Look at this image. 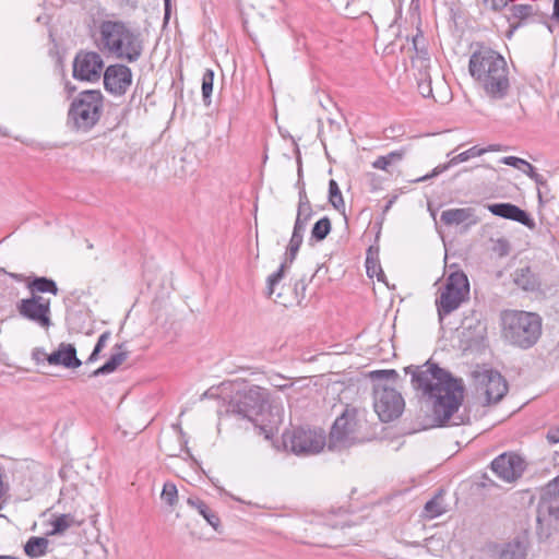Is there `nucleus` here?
I'll use <instances>...</instances> for the list:
<instances>
[{
  "label": "nucleus",
  "instance_id": "cd10ccee",
  "mask_svg": "<svg viewBox=\"0 0 559 559\" xmlns=\"http://www.w3.org/2000/svg\"><path fill=\"white\" fill-rule=\"evenodd\" d=\"M128 357L127 352H117L111 355L109 360L104 364L102 367L97 368L93 371V377H98L102 374H108L114 372Z\"/></svg>",
  "mask_w": 559,
  "mask_h": 559
},
{
  "label": "nucleus",
  "instance_id": "5701e85b",
  "mask_svg": "<svg viewBox=\"0 0 559 559\" xmlns=\"http://www.w3.org/2000/svg\"><path fill=\"white\" fill-rule=\"evenodd\" d=\"M27 288L31 292V296H33V294L39 295L44 293H50L56 296L59 293L56 282L47 277H34L28 282Z\"/></svg>",
  "mask_w": 559,
  "mask_h": 559
},
{
  "label": "nucleus",
  "instance_id": "a18cd8bd",
  "mask_svg": "<svg viewBox=\"0 0 559 559\" xmlns=\"http://www.w3.org/2000/svg\"><path fill=\"white\" fill-rule=\"evenodd\" d=\"M546 438L550 444L559 442V427H551L547 431Z\"/></svg>",
  "mask_w": 559,
  "mask_h": 559
},
{
  "label": "nucleus",
  "instance_id": "864d4df0",
  "mask_svg": "<svg viewBox=\"0 0 559 559\" xmlns=\"http://www.w3.org/2000/svg\"><path fill=\"white\" fill-rule=\"evenodd\" d=\"M99 353H100V350H97V348L94 347L92 354L90 355V357L87 359V362H94L95 360H97Z\"/></svg>",
  "mask_w": 559,
  "mask_h": 559
},
{
  "label": "nucleus",
  "instance_id": "ddd939ff",
  "mask_svg": "<svg viewBox=\"0 0 559 559\" xmlns=\"http://www.w3.org/2000/svg\"><path fill=\"white\" fill-rule=\"evenodd\" d=\"M477 389L485 396L488 404L498 403L508 392V384L503 377L493 370H483L475 376Z\"/></svg>",
  "mask_w": 559,
  "mask_h": 559
},
{
  "label": "nucleus",
  "instance_id": "c85d7f7f",
  "mask_svg": "<svg viewBox=\"0 0 559 559\" xmlns=\"http://www.w3.org/2000/svg\"><path fill=\"white\" fill-rule=\"evenodd\" d=\"M51 530L47 536L62 535L67 530L75 524L74 516L71 514H60L51 521Z\"/></svg>",
  "mask_w": 559,
  "mask_h": 559
},
{
  "label": "nucleus",
  "instance_id": "393cba45",
  "mask_svg": "<svg viewBox=\"0 0 559 559\" xmlns=\"http://www.w3.org/2000/svg\"><path fill=\"white\" fill-rule=\"evenodd\" d=\"M447 512L443 496L439 492L432 499L426 502L423 510V518L432 520Z\"/></svg>",
  "mask_w": 559,
  "mask_h": 559
},
{
  "label": "nucleus",
  "instance_id": "a19ab883",
  "mask_svg": "<svg viewBox=\"0 0 559 559\" xmlns=\"http://www.w3.org/2000/svg\"><path fill=\"white\" fill-rule=\"evenodd\" d=\"M418 91L421 94V96H424V97L432 96L431 80L426 73L423 75V78L418 82Z\"/></svg>",
  "mask_w": 559,
  "mask_h": 559
},
{
  "label": "nucleus",
  "instance_id": "603ef678",
  "mask_svg": "<svg viewBox=\"0 0 559 559\" xmlns=\"http://www.w3.org/2000/svg\"><path fill=\"white\" fill-rule=\"evenodd\" d=\"M524 115H525V110H524L523 106L521 104H519V110L515 114V120H518V121L522 120Z\"/></svg>",
  "mask_w": 559,
  "mask_h": 559
},
{
  "label": "nucleus",
  "instance_id": "72a5a7b5",
  "mask_svg": "<svg viewBox=\"0 0 559 559\" xmlns=\"http://www.w3.org/2000/svg\"><path fill=\"white\" fill-rule=\"evenodd\" d=\"M331 231V221L328 217L320 218L311 229V238L322 241Z\"/></svg>",
  "mask_w": 559,
  "mask_h": 559
},
{
  "label": "nucleus",
  "instance_id": "f03ea898",
  "mask_svg": "<svg viewBox=\"0 0 559 559\" xmlns=\"http://www.w3.org/2000/svg\"><path fill=\"white\" fill-rule=\"evenodd\" d=\"M468 72L484 96L502 100L511 91V74L506 58L497 50L478 44L468 60Z\"/></svg>",
  "mask_w": 559,
  "mask_h": 559
},
{
  "label": "nucleus",
  "instance_id": "1a4fd4ad",
  "mask_svg": "<svg viewBox=\"0 0 559 559\" xmlns=\"http://www.w3.org/2000/svg\"><path fill=\"white\" fill-rule=\"evenodd\" d=\"M283 445L297 455H313L325 447V435L322 430L304 427L294 428L283 433Z\"/></svg>",
  "mask_w": 559,
  "mask_h": 559
},
{
  "label": "nucleus",
  "instance_id": "39448f33",
  "mask_svg": "<svg viewBox=\"0 0 559 559\" xmlns=\"http://www.w3.org/2000/svg\"><path fill=\"white\" fill-rule=\"evenodd\" d=\"M270 406L269 391L259 385H250L238 392L228 403L227 413L247 418L254 423L259 433L270 439L274 433L273 426L258 425L255 417Z\"/></svg>",
  "mask_w": 559,
  "mask_h": 559
},
{
  "label": "nucleus",
  "instance_id": "412c9836",
  "mask_svg": "<svg viewBox=\"0 0 559 559\" xmlns=\"http://www.w3.org/2000/svg\"><path fill=\"white\" fill-rule=\"evenodd\" d=\"M527 556V543L514 539L506 544L499 552V559H525Z\"/></svg>",
  "mask_w": 559,
  "mask_h": 559
},
{
  "label": "nucleus",
  "instance_id": "423d86ee",
  "mask_svg": "<svg viewBox=\"0 0 559 559\" xmlns=\"http://www.w3.org/2000/svg\"><path fill=\"white\" fill-rule=\"evenodd\" d=\"M104 109V97L98 90L79 93L68 111V123L79 132H88L99 121Z\"/></svg>",
  "mask_w": 559,
  "mask_h": 559
},
{
  "label": "nucleus",
  "instance_id": "37998d69",
  "mask_svg": "<svg viewBox=\"0 0 559 559\" xmlns=\"http://www.w3.org/2000/svg\"><path fill=\"white\" fill-rule=\"evenodd\" d=\"M484 5L492 11H500L507 7L509 0H483Z\"/></svg>",
  "mask_w": 559,
  "mask_h": 559
},
{
  "label": "nucleus",
  "instance_id": "c03bdc74",
  "mask_svg": "<svg viewBox=\"0 0 559 559\" xmlns=\"http://www.w3.org/2000/svg\"><path fill=\"white\" fill-rule=\"evenodd\" d=\"M49 354H47L43 348H35L32 353V358L37 362H44L47 361V357Z\"/></svg>",
  "mask_w": 559,
  "mask_h": 559
},
{
  "label": "nucleus",
  "instance_id": "c9c22d12",
  "mask_svg": "<svg viewBox=\"0 0 559 559\" xmlns=\"http://www.w3.org/2000/svg\"><path fill=\"white\" fill-rule=\"evenodd\" d=\"M525 175H527L537 185L538 200H539V202H543V200H544V190L543 189L548 190L547 180L544 178V176L536 173L533 165H532V167H528V170H526Z\"/></svg>",
  "mask_w": 559,
  "mask_h": 559
},
{
  "label": "nucleus",
  "instance_id": "49530a36",
  "mask_svg": "<svg viewBox=\"0 0 559 559\" xmlns=\"http://www.w3.org/2000/svg\"><path fill=\"white\" fill-rule=\"evenodd\" d=\"M109 338H110V332H108V331L104 332L98 337L95 348H97V350H102L105 347V345L107 344Z\"/></svg>",
  "mask_w": 559,
  "mask_h": 559
},
{
  "label": "nucleus",
  "instance_id": "a211bd4d",
  "mask_svg": "<svg viewBox=\"0 0 559 559\" xmlns=\"http://www.w3.org/2000/svg\"><path fill=\"white\" fill-rule=\"evenodd\" d=\"M47 362L51 366H62L64 368H79L82 362L76 356L74 345L68 343H60L58 349L49 354Z\"/></svg>",
  "mask_w": 559,
  "mask_h": 559
},
{
  "label": "nucleus",
  "instance_id": "09e8293b",
  "mask_svg": "<svg viewBox=\"0 0 559 559\" xmlns=\"http://www.w3.org/2000/svg\"><path fill=\"white\" fill-rule=\"evenodd\" d=\"M366 269L369 277H372L376 273L377 264L371 261L369 255L366 259Z\"/></svg>",
  "mask_w": 559,
  "mask_h": 559
},
{
  "label": "nucleus",
  "instance_id": "7c9ffc66",
  "mask_svg": "<svg viewBox=\"0 0 559 559\" xmlns=\"http://www.w3.org/2000/svg\"><path fill=\"white\" fill-rule=\"evenodd\" d=\"M406 154V148L390 152L388 155L379 156L373 163L372 167L380 170H388L389 166L403 159Z\"/></svg>",
  "mask_w": 559,
  "mask_h": 559
},
{
  "label": "nucleus",
  "instance_id": "4d7b16f0",
  "mask_svg": "<svg viewBox=\"0 0 559 559\" xmlns=\"http://www.w3.org/2000/svg\"><path fill=\"white\" fill-rule=\"evenodd\" d=\"M544 190V200L542 203H546L549 201V198H548V192H549V189H543Z\"/></svg>",
  "mask_w": 559,
  "mask_h": 559
},
{
  "label": "nucleus",
  "instance_id": "a878e982",
  "mask_svg": "<svg viewBox=\"0 0 559 559\" xmlns=\"http://www.w3.org/2000/svg\"><path fill=\"white\" fill-rule=\"evenodd\" d=\"M48 544L46 537L33 536L24 545V551L31 558H38L47 552Z\"/></svg>",
  "mask_w": 559,
  "mask_h": 559
},
{
  "label": "nucleus",
  "instance_id": "f257e3e1",
  "mask_svg": "<svg viewBox=\"0 0 559 559\" xmlns=\"http://www.w3.org/2000/svg\"><path fill=\"white\" fill-rule=\"evenodd\" d=\"M405 372L412 374L413 388L430 402L437 426L450 421L454 426L463 423L462 417L455 416L464 399L462 380L453 378L450 372L430 361L418 367L408 366Z\"/></svg>",
  "mask_w": 559,
  "mask_h": 559
},
{
  "label": "nucleus",
  "instance_id": "bb28decb",
  "mask_svg": "<svg viewBox=\"0 0 559 559\" xmlns=\"http://www.w3.org/2000/svg\"><path fill=\"white\" fill-rule=\"evenodd\" d=\"M304 233L305 230L302 229H298L296 227L293 228V234L284 257V260L288 261L289 263H293L297 257V253L302 243Z\"/></svg>",
  "mask_w": 559,
  "mask_h": 559
},
{
  "label": "nucleus",
  "instance_id": "4468645a",
  "mask_svg": "<svg viewBox=\"0 0 559 559\" xmlns=\"http://www.w3.org/2000/svg\"><path fill=\"white\" fill-rule=\"evenodd\" d=\"M537 533L543 538H548L559 530V502L543 497L537 506Z\"/></svg>",
  "mask_w": 559,
  "mask_h": 559
},
{
  "label": "nucleus",
  "instance_id": "0eeeda50",
  "mask_svg": "<svg viewBox=\"0 0 559 559\" xmlns=\"http://www.w3.org/2000/svg\"><path fill=\"white\" fill-rule=\"evenodd\" d=\"M365 424L364 411L346 406L344 412L335 419L331 428L330 447L345 448L364 442L367 439L362 433Z\"/></svg>",
  "mask_w": 559,
  "mask_h": 559
},
{
  "label": "nucleus",
  "instance_id": "2f4dec72",
  "mask_svg": "<svg viewBox=\"0 0 559 559\" xmlns=\"http://www.w3.org/2000/svg\"><path fill=\"white\" fill-rule=\"evenodd\" d=\"M292 264L293 263H289L288 261L283 260L278 270L276 272L272 273L267 277V280H266L267 296L273 295L275 286L283 280L286 270L289 269Z\"/></svg>",
  "mask_w": 559,
  "mask_h": 559
},
{
  "label": "nucleus",
  "instance_id": "5fc2aeb1",
  "mask_svg": "<svg viewBox=\"0 0 559 559\" xmlns=\"http://www.w3.org/2000/svg\"><path fill=\"white\" fill-rule=\"evenodd\" d=\"M484 150H486V153L487 152H497V151L501 150V146L497 145V144H492V145H489L488 147H485Z\"/></svg>",
  "mask_w": 559,
  "mask_h": 559
},
{
  "label": "nucleus",
  "instance_id": "aec40b11",
  "mask_svg": "<svg viewBox=\"0 0 559 559\" xmlns=\"http://www.w3.org/2000/svg\"><path fill=\"white\" fill-rule=\"evenodd\" d=\"M187 503L195 509L198 513L211 525L215 531H218L221 526V520L218 515L212 511L209 506L198 497H189Z\"/></svg>",
  "mask_w": 559,
  "mask_h": 559
},
{
  "label": "nucleus",
  "instance_id": "4be33fe9",
  "mask_svg": "<svg viewBox=\"0 0 559 559\" xmlns=\"http://www.w3.org/2000/svg\"><path fill=\"white\" fill-rule=\"evenodd\" d=\"M472 216L473 211L469 207L450 209L442 212L440 219L445 225H459L471 219Z\"/></svg>",
  "mask_w": 559,
  "mask_h": 559
},
{
  "label": "nucleus",
  "instance_id": "c756f323",
  "mask_svg": "<svg viewBox=\"0 0 559 559\" xmlns=\"http://www.w3.org/2000/svg\"><path fill=\"white\" fill-rule=\"evenodd\" d=\"M337 5H344L345 12L349 16L367 13L370 0H334Z\"/></svg>",
  "mask_w": 559,
  "mask_h": 559
},
{
  "label": "nucleus",
  "instance_id": "79ce46f5",
  "mask_svg": "<svg viewBox=\"0 0 559 559\" xmlns=\"http://www.w3.org/2000/svg\"><path fill=\"white\" fill-rule=\"evenodd\" d=\"M545 493L549 497H559V475L546 485Z\"/></svg>",
  "mask_w": 559,
  "mask_h": 559
},
{
  "label": "nucleus",
  "instance_id": "6ab92c4d",
  "mask_svg": "<svg viewBox=\"0 0 559 559\" xmlns=\"http://www.w3.org/2000/svg\"><path fill=\"white\" fill-rule=\"evenodd\" d=\"M485 153H486V150H480V147H478V146H473V147L457 154L456 156H453L448 163L438 165L437 167L433 168L431 174L426 175L418 180L425 181L429 178L436 177V176L444 173L452 166H455L460 163H464V162L468 160L469 158L480 156Z\"/></svg>",
  "mask_w": 559,
  "mask_h": 559
},
{
  "label": "nucleus",
  "instance_id": "9b49d317",
  "mask_svg": "<svg viewBox=\"0 0 559 559\" xmlns=\"http://www.w3.org/2000/svg\"><path fill=\"white\" fill-rule=\"evenodd\" d=\"M50 305L49 298L33 294L21 299L16 304V310L22 318L47 331L52 325Z\"/></svg>",
  "mask_w": 559,
  "mask_h": 559
},
{
  "label": "nucleus",
  "instance_id": "9d476101",
  "mask_svg": "<svg viewBox=\"0 0 559 559\" xmlns=\"http://www.w3.org/2000/svg\"><path fill=\"white\" fill-rule=\"evenodd\" d=\"M404 400L394 388L377 384L373 390V408L379 419L389 423L401 416L404 409Z\"/></svg>",
  "mask_w": 559,
  "mask_h": 559
},
{
  "label": "nucleus",
  "instance_id": "b1692460",
  "mask_svg": "<svg viewBox=\"0 0 559 559\" xmlns=\"http://www.w3.org/2000/svg\"><path fill=\"white\" fill-rule=\"evenodd\" d=\"M514 283L524 290H534L538 286L537 277L528 266L515 270Z\"/></svg>",
  "mask_w": 559,
  "mask_h": 559
},
{
  "label": "nucleus",
  "instance_id": "f704fd0d",
  "mask_svg": "<svg viewBox=\"0 0 559 559\" xmlns=\"http://www.w3.org/2000/svg\"><path fill=\"white\" fill-rule=\"evenodd\" d=\"M313 214L312 206H298L294 227L306 230L308 222Z\"/></svg>",
  "mask_w": 559,
  "mask_h": 559
},
{
  "label": "nucleus",
  "instance_id": "2eb2a0df",
  "mask_svg": "<svg viewBox=\"0 0 559 559\" xmlns=\"http://www.w3.org/2000/svg\"><path fill=\"white\" fill-rule=\"evenodd\" d=\"M525 463L514 453H503L491 463L492 472L503 481L512 483L523 474Z\"/></svg>",
  "mask_w": 559,
  "mask_h": 559
},
{
  "label": "nucleus",
  "instance_id": "f3484780",
  "mask_svg": "<svg viewBox=\"0 0 559 559\" xmlns=\"http://www.w3.org/2000/svg\"><path fill=\"white\" fill-rule=\"evenodd\" d=\"M487 209L491 214L496 216L521 223L527 227H532L534 225L533 219L530 217V215L514 204L495 203L488 204Z\"/></svg>",
  "mask_w": 559,
  "mask_h": 559
},
{
  "label": "nucleus",
  "instance_id": "20e7f679",
  "mask_svg": "<svg viewBox=\"0 0 559 559\" xmlns=\"http://www.w3.org/2000/svg\"><path fill=\"white\" fill-rule=\"evenodd\" d=\"M502 336L523 349L532 347L540 337L542 319L526 311L508 310L501 314Z\"/></svg>",
  "mask_w": 559,
  "mask_h": 559
},
{
  "label": "nucleus",
  "instance_id": "bf43d9fd",
  "mask_svg": "<svg viewBox=\"0 0 559 559\" xmlns=\"http://www.w3.org/2000/svg\"><path fill=\"white\" fill-rule=\"evenodd\" d=\"M0 559H19V558L14 557V556H0Z\"/></svg>",
  "mask_w": 559,
  "mask_h": 559
},
{
  "label": "nucleus",
  "instance_id": "6e6552de",
  "mask_svg": "<svg viewBox=\"0 0 559 559\" xmlns=\"http://www.w3.org/2000/svg\"><path fill=\"white\" fill-rule=\"evenodd\" d=\"M469 295V283L467 276L461 272L451 273L445 280L436 306L440 320L456 310Z\"/></svg>",
  "mask_w": 559,
  "mask_h": 559
},
{
  "label": "nucleus",
  "instance_id": "e433bc0d",
  "mask_svg": "<svg viewBox=\"0 0 559 559\" xmlns=\"http://www.w3.org/2000/svg\"><path fill=\"white\" fill-rule=\"evenodd\" d=\"M160 498L168 506H175L178 500V490L176 485L173 483H165Z\"/></svg>",
  "mask_w": 559,
  "mask_h": 559
},
{
  "label": "nucleus",
  "instance_id": "de8ad7c7",
  "mask_svg": "<svg viewBox=\"0 0 559 559\" xmlns=\"http://www.w3.org/2000/svg\"><path fill=\"white\" fill-rule=\"evenodd\" d=\"M298 206H304V207L305 206H311L310 201H309V199L307 197V193H306L304 188H301L300 191H299Z\"/></svg>",
  "mask_w": 559,
  "mask_h": 559
},
{
  "label": "nucleus",
  "instance_id": "ea45409f",
  "mask_svg": "<svg viewBox=\"0 0 559 559\" xmlns=\"http://www.w3.org/2000/svg\"><path fill=\"white\" fill-rule=\"evenodd\" d=\"M511 13L514 19L525 20L533 14V7L530 4H515L511 8Z\"/></svg>",
  "mask_w": 559,
  "mask_h": 559
},
{
  "label": "nucleus",
  "instance_id": "8fccbe9b",
  "mask_svg": "<svg viewBox=\"0 0 559 559\" xmlns=\"http://www.w3.org/2000/svg\"><path fill=\"white\" fill-rule=\"evenodd\" d=\"M294 385L293 382H289L286 379H281V382H275L274 386H276L280 390H286L288 388H292Z\"/></svg>",
  "mask_w": 559,
  "mask_h": 559
},
{
  "label": "nucleus",
  "instance_id": "58836bf2",
  "mask_svg": "<svg viewBox=\"0 0 559 559\" xmlns=\"http://www.w3.org/2000/svg\"><path fill=\"white\" fill-rule=\"evenodd\" d=\"M500 163L514 167L524 174H526V170H528V167H532V165L526 162L523 158L516 157V156H506L500 159Z\"/></svg>",
  "mask_w": 559,
  "mask_h": 559
},
{
  "label": "nucleus",
  "instance_id": "3c124183",
  "mask_svg": "<svg viewBox=\"0 0 559 559\" xmlns=\"http://www.w3.org/2000/svg\"><path fill=\"white\" fill-rule=\"evenodd\" d=\"M552 19L559 20V0H554Z\"/></svg>",
  "mask_w": 559,
  "mask_h": 559
},
{
  "label": "nucleus",
  "instance_id": "dca6fc26",
  "mask_svg": "<svg viewBox=\"0 0 559 559\" xmlns=\"http://www.w3.org/2000/svg\"><path fill=\"white\" fill-rule=\"evenodd\" d=\"M131 83L132 72L126 64H111L104 72L105 88L114 95H123Z\"/></svg>",
  "mask_w": 559,
  "mask_h": 559
},
{
  "label": "nucleus",
  "instance_id": "473e14b6",
  "mask_svg": "<svg viewBox=\"0 0 559 559\" xmlns=\"http://www.w3.org/2000/svg\"><path fill=\"white\" fill-rule=\"evenodd\" d=\"M329 201L337 211L344 210L345 203L337 182L331 179L329 182Z\"/></svg>",
  "mask_w": 559,
  "mask_h": 559
},
{
  "label": "nucleus",
  "instance_id": "6e6d98bb",
  "mask_svg": "<svg viewBox=\"0 0 559 559\" xmlns=\"http://www.w3.org/2000/svg\"><path fill=\"white\" fill-rule=\"evenodd\" d=\"M170 0H165V15L168 16Z\"/></svg>",
  "mask_w": 559,
  "mask_h": 559
},
{
  "label": "nucleus",
  "instance_id": "f8f14e48",
  "mask_svg": "<svg viewBox=\"0 0 559 559\" xmlns=\"http://www.w3.org/2000/svg\"><path fill=\"white\" fill-rule=\"evenodd\" d=\"M104 60L96 51H79L73 60V78L80 81L96 82L100 79Z\"/></svg>",
  "mask_w": 559,
  "mask_h": 559
},
{
  "label": "nucleus",
  "instance_id": "13d9d810",
  "mask_svg": "<svg viewBox=\"0 0 559 559\" xmlns=\"http://www.w3.org/2000/svg\"><path fill=\"white\" fill-rule=\"evenodd\" d=\"M381 372H382L383 374H385V376H394V374H396V373H395V370H390V371H389V370H384V371H381Z\"/></svg>",
  "mask_w": 559,
  "mask_h": 559
},
{
  "label": "nucleus",
  "instance_id": "7ed1b4c3",
  "mask_svg": "<svg viewBox=\"0 0 559 559\" xmlns=\"http://www.w3.org/2000/svg\"><path fill=\"white\" fill-rule=\"evenodd\" d=\"M95 43L104 53L129 63L136 62L144 50L141 33L119 20L100 22Z\"/></svg>",
  "mask_w": 559,
  "mask_h": 559
},
{
  "label": "nucleus",
  "instance_id": "4c0bfd02",
  "mask_svg": "<svg viewBox=\"0 0 559 559\" xmlns=\"http://www.w3.org/2000/svg\"><path fill=\"white\" fill-rule=\"evenodd\" d=\"M214 72L206 69L202 76V96L206 102L213 92Z\"/></svg>",
  "mask_w": 559,
  "mask_h": 559
}]
</instances>
